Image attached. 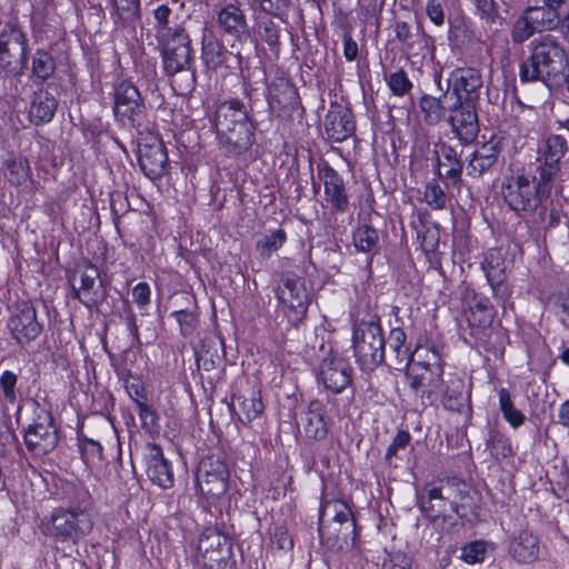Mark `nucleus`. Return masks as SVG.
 <instances>
[{
    "label": "nucleus",
    "instance_id": "f257e3e1",
    "mask_svg": "<svg viewBox=\"0 0 569 569\" xmlns=\"http://www.w3.org/2000/svg\"><path fill=\"white\" fill-rule=\"evenodd\" d=\"M417 360L410 363L407 380L411 390L420 398L431 399L439 395L443 387V360L433 342L418 343Z\"/></svg>",
    "mask_w": 569,
    "mask_h": 569
},
{
    "label": "nucleus",
    "instance_id": "f03ea898",
    "mask_svg": "<svg viewBox=\"0 0 569 569\" xmlns=\"http://www.w3.org/2000/svg\"><path fill=\"white\" fill-rule=\"evenodd\" d=\"M530 57L520 66V80L531 82L557 76L567 64V52L558 40L546 34L530 42Z\"/></svg>",
    "mask_w": 569,
    "mask_h": 569
},
{
    "label": "nucleus",
    "instance_id": "7ed1b4c3",
    "mask_svg": "<svg viewBox=\"0 0 569 569\" xmlns=\"http://www.w3.org/2000/svg\"><path fill=\"white\" fill-rule=\"evenodd\" d=\"M352 348L357 362L363 370H373L385 358L382 328L375 321H361L352 333Z\"/></svg>",
    "mask_w": 569,
    "mask_h": 569
},
{
    "label": "nucleus",
    "instance_id": "20e7f679",
    "mask_svg": "<svg viewBox=\"0 0 569 569\" xmlns=\"http://www.w3.org/2000/svg\"><path fill=\"white\" fill-rule=\"evenodd\" d=\"M93 528L91 513L80 507L57 509L47 525V533L60 542H77L88 536Z\"/></svg>",
    "mask_w": 569,
    "mask_h": 569
},
{
    "label": "nucleus",
    "instance_id": "39448f33",
    "mask_svg": "<svg viewBox=\"0 0 569 569\" xmlns=\"http://www.w3.org/2000/svg\"><path fill=\"white\" fill-rule=\"evenodd\" d=\"M231 556V543L220 531L207 528L199 536L190 556L194 569H224Z\"/></svg>",
    "mask_w": 569,
    "mask_h": 569
},
{
    "label": "nucleus",
    "instance_id": "423d86ee",
    "mask_svg": "<svg viewBox=\"0 0 569 569\" xmlns=\"http://www.w3.org/2000/svg\"><path fill=\"white\" fill-rule=\"evenodd\" d=\"M505 202L513 211H533L541 201L540 182L535 176L510 174L501 183Z\"/></svg>",
    "mask_w": 569,
    "mask_h": 569
},
{
    "label": "nucleus",
    "instance_id": "0eeeda50",
    "mask_svg": "<svg viewBox=\"0 0 569 569\" xmlns=\"http://www.w3.org/2000/svg\"><path fill=\"white\" fill-rule=\"evenodd\" d=\"M27 63V38L12 22L0 29V71L7 74H21Z\"/></svg>",
    "mask_w": 569,
    "mask_h": 569
},
{
    "label": "nucleus",
    "instance_id": "6e6552de",
    "mask_svg": "<svg viewBox=\"0 0 569 569\" xmlns=\"http://www.w3.org/2000/svg\"><path fill=\"white\" fill-rule=\"evenodd\" d=\"M159 40L162 44V62L167 74L190 69L193 51L190 37L183 28L177 27L173 31H166Z\"/></svg>",
    "mask_w": 569,
    "mask_h": 569
},
{
    "label": "nucleus",
    "instance_id": "1a4fd4ad",
    "mask_svg": "<svg viewBox=\"0 0 569 569\" xmlns=\"http://www.w3.org/2000/svg\"><path fill=\"white\" fill-rule=\"evenodd\" d=\"M482 88L481 73L475 68H458L448 78V90L443 94L450 100V107L457 108L462 103L475 104Z\"/></svg>",
    "mask_w": 569,
    "mask_h": 569
},
{
    "label": "nucleus",
    "instance_id": "9d476101",
    "mask_svg": "<svg viewBox=\"0 0 569 569\" xmlns=\"http://www.w3.org/2000/svg\"><path fill=\"white\" fill-rule=\"evenodd\" d=\"M113 112L126 126H139L143 119L144 104L138 88L128 80H120L113 89Z\"/></svg>",
    "mask_w": 569,
    "mask_h": 569
},
{
    "label": "nucleus",
    "instance_id": "9b49d317",
    "mask_svg": "<svg viewBox=\"0 0 569 569\" xmlns=\"http://www.w3.org/2000/svg\"><path fill=\"white\" fill-rule=\"evenodd\" d=\"M319 532L347 540L355 532V520L346 502L328 500L321 503L319 513Z\"/></svg>",
    "mask_w": 569,
    "mask_h": 569
},
{
    "label": "nucleus",
    "instance_id": "f8f14e48",
    "mask_svg": "<svg viewBox=\"0 0 569 569\" xmlns=\"http://www.w3.org/2000/svg\"><path fill=\"white\" fill-rule=\"evenodd\" d=\"M318 382L335 393L342 392L352 381V368L338 352H329L322 358L317 375Z\"/></svg>",
    "mask_w": 569,
    "mask_h": 569
},
{
    "label": "nucleus",
    "instance_id": "ddd939ff",
    "mask_svg": "<svg viewBox=\"0 0 569 569\" xmlns=\"http://www.w3.org/2000/svg\"><path fill=\"white\" fill-rule=\"evenodd\" d=\"M100 273L96 266L91 262H84L79 268V284H76V274L69 276L68 280L71 283L72 298L77 299L86 308L92 310L98 307L104 299V291L102 284H97Z\"/></svg>",
    "mask_w": 569,
    "mask_h": 569
},
{
    "label": "nucleus",
    "instance_id": "4468645a",
    "mask_svg": "<svg viewBox=\"0 0 569 569\" xmlns=\"http://www.w3.org/2000/svg\"><path fill=\"white\" fill-rule=\"evenodd\" d=\"M427 498H422L421 508L430 518H450L451 513L458 515V501L455 486L447 481L439 486L429 485L426 488Z\"/></svg>",
    "mask_w": 569,
    "mask_h": 569
},
{
    "label": "nucleus",
    "instance_id": "2eb2a0df",
    "mask_svg": "<svg viewBox=\"0 0 569 569\" xmlns=\"http://www.w3.org/2000/svg\"><path fill=\"white\" fill-rule=\"evenodd\" d=\"M138 160L149 179L154 180L163 176L168 157L158 136L151 133L139 140Z\"/></svg>",
    "mask_w": 569,
    "mask_h": 569
},
{
    "label": "nucleus",
    "instance_id": "dca6fc26",
    "mask_svg": "<svg viewBox=\"0 0 569 569\" xmlns=\"http://www.w3.org/2000/svg\"><path fill=\"white\" fill-rule=\"evenodd\" d=\"M8 328L20 345L29 343L39 337L42 325L37 319V311L30 302H21L11 315Z\"/></svg>",
    "mask_w": 569,
    "mask_h": 569
},
{
    "label": "nucleus",
    "instance_id": "f3484780",
    "mask_svg": "<svg viewBox=\"0 0 569 569\" xmlns=\"http://www.w3.org/2000/svg\"><path fill=\"white\" fill-rule=\"evenodd\" d=\"M279 299L287 309V317L291 323H297L305 318L309 298L302 279H287L280 289Z\"/></svg>",
    "mask_w": 569,
    "mask_h": 569
},
{
    "label": "nucleus",
    "instance_id": "a211bd4d",
    "mask_svg": "<svg viewBox=\"0 0 569 569\" xmlns=\"http://www.w3.org/2000/svg\"><path fill=\"white\" fill-rule=\"evenodd\" d=\"M24 442L36 456H43L52 451L58 443V435L50 415L39 417L24 433Z\"/></svg>",
    "mask_w": 569,
    "mask_h": 569
},
{
    "label": "nucleus",
    "instance_id": "6ab92c4d",
    "mask_svg": "<svg viewBox=\"0 0 569 569\" xmlns=\"http://www.w3.org/2000/svg\"><path fill=\"white\" fill-rule=\"evenodd\" d=\"M251 122L242 101L229 99L217 104L212 117L216 133L229 131V128L240 127Z\"/></svg>",
    "mask_w": 569,
    "mask_h": 569
},
{
    "label": "nucleus",
    "instance_id": "aec40b11",
    "mask_svg": "<svg viewBox=\"0 0 569 569\" xmlns=\"http://www.w3.org/2000/svg\"><path fill=\"white\" fill-rule=\"evenodd\" d=\"M448 110L451 111L449 122L458 139L463 143L472 142L479 132L475 104L462 103L457 108H451L449 103Z\"/></svg>",
    "mask_w": 569,
    "mask_h": 569
},
{
    "label": "nucleus",
    "instance_id": "412c9836",
    "mask_svg": "<svg viewBox=\"0 0 569 569\" xmlns=\"http://www.w3.org/2000/svg\"><path fill=\"white\" fill-rule=\"evenodd\" d=\"M219 146L228 156L247 152L254 141V127L251 122L229 128V131L216 133Z\"/></svg>",
    "mask_w": 569,
    "mask_h": 569
},
{
    "label": "nucleus",
    "instance_id": "4be33fe9",
    "mask_svg": "<svg viewBox=\"0 0 569 569\" xmlns=\"http://www.w3.org/2000/svg\"><path fill=\"white\" fill-rule=\"evenodd\" d=\"M540 541L538 536L528 529L515 533L508 543L509 556L519 563H532L539 559Z\"/></svg>",
    "mask_w": 569,
    "mask_h": 569
},
{
    "label": "nucleus",
    "instance_id": "5701e85b",
    "mask_svg": "<svg viewBox=\"0 0 569 569\" xmlns=\"http://www.w3.org/2000/svg\"><path fill=\"white\" fill-rule=\"evenodd\" d=\"M319 178L323 182L326 200L336 211H346L349 206L342 177L329 164L319 168Z\"/></svg>",
    "mask_w": 569,
    "mask_h": 569
},
{
    "label": "nucleus",
    "instance_id": "b1692460",
    "mask_svg": "<svg viewBox=\"0 0 569 569\" xmlns=\"http://www.w3.org/2000/svg\"><path fill=\"white\" fill-rule=\"evenodd\" d=\"M146 463V472L152 483L162 489H169L173 486L174 478L172 467L163 457L162 450L159 446H150Z\"/></svg>",
    "mask_w": 569,
    "mask_h": 569
},
{
    "label": "nucleus",
    "instance_id": "393cba45",
    "mask_svg": "<svg viewBox=\"0 0 569 569\" xmlns=\"http://www.w3.org/2000/svg\"><path fill=\"white\" fill-rule=\"evenodd\" d=\"M58 101L48 90L34 92L29 108V118L34 124L50 122L56 113Z\"/></svg>",
    "mask_w": 569,
    "mask_h": 569
},
{
    "label": "nucleus",
    "instance_id": "a878e982",
    "mask_svg": "<svg viewBox=\"0 0 569 569\" xmlns=\"http://www.w3.org/2000/svg\"><path fill=\"white\" fill-rule=\"evenodd\" d=\"M509 261L501 249H489L481 262V268L492 289L500 286L506 279Z\"/></svg>",
    "mask_w": 569,
    "mask_h": 569
},
{
    "label": "nucleus",
    "instance_id": "bb28decb",
    "mask_svg": "<svg viewBox=\"0 0 569 569\" xmlns=\"http://www.w3.org/2000/svg\"><path fill=\"white\" fill-rule=\"evenodd\" d=\"M218 24L226 33L238 39L248 34L246 16L234 4H228L218 12Z\"/></svg>",
    "mask_w": 569,
    "mask_h": 569
},
{
    "label": "nucleus",
    "instance_id": "cd10ccee",
    "mask_svg": "<svg viewBox=\"0 0 569 569\" xmlns=\"http://www.w3.org/2000/svg\"><path fill=\"white\" fill-rule=\"evenodd\" d=\"M355 128V122L348 110L333 111L327 116L326 132L332 141H345L353 133Z\"/></svg>",
    "mask_w": 569,
    "mask_h": 569
},
{
    "label": "nucleus",
    "instance_id": "c85d7f7f",
    "mask_svg": "<svg viewBox=\"0 0 569 569\" xmlns=\"http://www.w3.org/2000/svg\"><path fill=\"white\" fill-rule=\"evenodd\" d=\"M228 469L226 465H218L216 473L209 470L200 471L198 483L201 491L211 497H220L228 488Z\"/></svg>",
    "mask_w": 569,
    "mask_h": 569
},
{
    "label": "nucleus",
    "instance_id": "c756f323",
    "mask_svg": "<svg viewBox=\"0 0 569 569\" xmlns=\"http://www.w3.org/2000/svg\"><path fill=\"white\" fill-rule=\"evenodd\" d=\"M462 166L457 159L455 150L450 147H443L439 158L438 174L447 180V184L460 188Z\"/></svg>",
    "mask_w": 569,
    "mask_h": 569
},
{
    "label": "nucleus",
    "instance_id": "7c9ffc66",
    "mask_svg": "<svg viewBox=\"0 0 569 569\" xmlns=\"http://www.w3.org/2000/svg\"><path fill=\"white\" fill-rule=\"evenodd\" d=\"M325 413V407L320 401L310 402L305 418V432L308 437L321 439L327 435Z\"/></svg>",
    "mask_w": 569,
    "mask_h": 569
},
{
    "label": "nucleus",
    "instance_id": "2f4dec72",
    "mask_svg": "<svg viewBox=\"0 0 569 569\" xmlns=\"http://www.w3.org/2000/svg\"><path fill=\"white\" fill-rule=\"evenodd\" d=\"M451 388L442 387V391L440 393L443 395L442 403L445 408L451 411H460L470 398V392L465 391V381L461 378H457L451 381Z\"/></svg>",
    "mask_w": 569,
    "mask_h": 569
},
{
    "label": "nucleus",
    "instance_id": "473e14b6",
    "mask_svg": "<svg viewBox=\"0 0 569 569\" xmlns=\"http://www.w3.org/2000/svg\"><path fill=\"white\" fill-rule=\"evenodd\" d=\"M525 12L537 32L555 30L560 21L559 13H553V11L542 6L528 7L525 9Z\"/></svg>",
    "mask_w": 569,
    "mask_h": 569
},
{
    "label": "nucleus",
    "instance_id": "72a5a7b5",
    "mask_svg": "<svg viewBox=\"0 0 569 569\" xmlns=\"http://www.w3.org/2000/svg\"><path fill=\"white\" fill-rule=\"evenodd\" d=\"M56 70L53 57L43 49H38L32 56L31 79L34 82H43L49 79Z\"/></svg>",
    "mask_w": 569,
    "mask_h": 569
},
{
    "label": "nucleus",
    "instance_id": "f704fd0d",
    "mask_svg": "<svg viewBox=\"0 0 569 569\" xmlns=\"http://www.w3.org/2000/svg\"><path fill=\"white\" fill-rule=\"evenodd\" d=\"M223 44L211 33L203 29L202 59L208 68L217 69L223 63Z\"/></svg>",
    "mask_w": 569,
    "mask_h": 569
},
{
    "label": "nucleus",
    "instance_id": "c9c22d12",
    "mask_svg": "<svg viewBox=\"0 0 569 569\" xmlns=\"http://www.w3.org/2000/svg\"><path fill=\"white\" fill-rule=\"evenodd\" d=\"M4 168V177L13 186H21L31 177L30 166L26 158H10L6 161Z\"/></svg>",
    "mask_w": 569,
    "mask_h": 569
},
{
    "label": "nucleus",
    "instance_id": "e433bc0d",
    "mask_svg": "<svg viewBox=\"0 0 569 569\" xmlns=\"http://www.w3.org/2000/svg\"><path fill=\"white\" fill-rule=\"evenodd\" d=\"M498 397L503 419L515 429L523 425L526 417L513 406L510 391L507 388H500Z\"/></svg>",
    "mask_w": 569,
    "mask_h": 569
},
{
    "label": "nucleus",
    "instance_id": "4c0bfd02",
    "mask_svg": "<svg viewBox=\"0 0 569 569\" xmlns=\"http://www.w3.org/2000/svg\"><path fill=\"white\" fill-rule=\"evenodd\" d=\"M407 335L401 328H393L389 333V347L395 352L398 363L410 365L413 361L416 351L410 352L406 343Z\"/></svg>",
    "mask_w": 569,
    "mask_h": 569
},
{
    "label": "nucleus",
    "instance_id": "58836bf2",
    "mask_svg": "<svg viewBox=\"0 0 569 569\" xmlns=\"http://www.w3.org/2000/svg\"><path fill=\"white\" fill-rule=\"evenodd\" d=\"M353 244L357 251L370 253L378 244V232L369 224L358 226L352 234Z\"/></svg>",
    "mask_w": 569,
    "mask_h": 569
},
{
    "label": "nucleus",
    "instance_id": "ea45409f",
    "mask_svg": "<svg viewBox=\"0 0 569 569\" xmlns=\"http://www.w3.org/2000/svg\"><path fill=\"white\" fill-rule=\"evenodd\" d=\"M490 542L485 540H475L466 543L461 548L460 559L468 565L481 563L486 560L489 551H492Z\"/></svg>",
    "mask_w": 569,
    "mask_h": 569
},
{
    "label": "nucleus",
    "instance_id": "a19ab883",
    "mask_svg": "<svg viewBox=\"0 0 569 569\" xmlns=\"http://www.w3.org/2000/svg\"><path fill=\"white\" fill-rule=\"evenodd\" d=\"M420 110L423 114L426 122L436 124L440 122L446 113V107L442 104L440 99L432 96H423L419 101Z\"/></svg>",
    "mask_w": 569,
    "mask_h": 569
},
{
    "label": "nucleus",
    "instance_id": "79ce46f5",
    "mask_svg": "<svg viewBox=\"0 0 569 569\" xmlns=\"http://www.w3.org/2000/svg\"><path fill=\"white\" fill-rule=\"evenodd\" d=\"M493 318V308L490 300L486 297L478 298L470 308L469 321L479 327H487Z\"/></svg>",
    "mask_w": 569,
    "mask_h": 569
},
{
    "label": "nucleus",
    "instance_id": "37998d69",
    "mask_svg": "<svg viewBox=\"0 0 569 569\" xmlns=\"http://www.w3.org/2000/svg\"><path fill=\"white\" fill-rule=\"evenodd\" d=\"M287 236L284 230L277 229L270 234H267L256 243V249L260 257L267 259L272 256L278 249H280L286 242Z\"/></svg>",
    "mask_w": 569,
    "mask_h": 569
},
{
    "label": "nucleus",
    "instance_id": "c03bdc74",
    "mask_svg": "<svg viewBox=\"0 0 569 569\" xmlns=\"http://www.w3.org/2000/svg\"><path fill=\"white\" fill-rule=\"evenodd\" d=\"M423 200L432 210H443L448 203L447 193L436 180L426 183Z\"/></svg>",
    "mask_w": 569,
    "mask_h": 569
},
{
    "label": "nucleus",
    "instance_id": "a18cd8bd",
    "mask_svg": "<svg viewBox=\"0 0 569 569\" xmlns=\"http://www.w3.org/2000/svg\"><path fill=\"white\" fill-rule=\"evenodd\" d=\"M239 415L243 422H251L260 417L263 411V403L258 393L243 398L239 403Z\"/></svg>",
    "mask_w": 569,
    "mask_h": 569
},
{
    "label": "nucleus",
    "instance_id": "49530a36",
    "mask_svg": "<svg viewBox=\"0 0 569 569\" xmlns=\"http://www.w3.org/2000/svg\"><path fill=\"white\" fill-rule=\"evenodd\" d=\"M567 150V141L562 136L552 134L547 138L545 143V158L549 164L558 163L565 156Z\"/></svg>",
    "mask_w": 569,
    "mask_h": 569
},
{
    "label": "nucleus",
    "instance_id": "de8ad7c7",
    "mask_svg": "<svg viewBox=\"0 0 569 569\" xmlns=\"http://www.w3.org/2000/svg\"><path fill=\"white\" fill-rule=\"evenodd\" d=\"M386 81L391 92L397 97H403L412 88V82L403 70L391 72L386 77Z\"/></svg>",
    "mask_w": 569,
    "mask_h": 569
},
{
    "label": "nucleus",
    "instance_id": "09e8293b",
    "mask_svg": "<svg viewBox=\"0 0 569 569\" xmlns=\"http://www.w3.org/2000/svg\"><path fill=\"white\" fill-rule=\"evenodd\" d=\"M535 32H537V30L523 11L512 27L511 38L513 42L522 43L528 40Z\"/></svg>",
    "mask_w": 569,
    "mask_h": 569
},
{
    "label": "nucleus",
    "instance_id": "8fccbe9b",
    "mask_svg": "<svg viewBox=\"0 0 569 569\" xmlns=\"http://www.w3.org/2000/svg\"><path fill=\"white\" fill-rule=\"evenodd\" d=\"M488 448L497 459L507 458L512 452L510 440L500 433H492L490 436Z\"/></svg>",
    "mask_w": 569,
    "mask_h": 569
},
{
    "label": "nucleus",
    "instance_id": "3c124183",
    "mask_svg": "<svg viewBox=\"0 0 569 569\" xmlns=\"http://www.w3.org/2000/svg\"><path fill=\"white\" fill-rule=\"evenodd\" d=\"M381 569H412V560L403 552L386 553Z\"/></svg>",
    "mask_w": 569,
    "mask_h": 569
},
{
    "label": "nucleus",
    "instance_id": "603ef678",
    "mask_svg": "<svg viewBox=\"0 0 569 569\" xmlns=\"http://www.w3.org/2000/svg\"><path fill=\"white\" fill-rule=\"evenodd\" d=\"M17 381H18V376L10 370H4L0 376V387L2 389L3 397L10 403H13L17 399V396H16Z\"/></svg>",
    "mask_w": 569,
    "mask_h": 569
},
{
    "label": "nucleus",
    "instance_id": "864d4df0",
    "mask_svg": "<svg viewBox=\"0 0 569 569\" xmlns=\"http://www.w3.org/2000/svg\"><path fill=\"white\" fill-rule=\"evenodd\" d=\"M120 19L133 17L139 9V0H109Z\"/></svg>",
    "mask_w": 569,
    "mask_h": 569
},
{
    "label": "nucleus",
    "instance_id": "5fc2aeb1",
    "mask_svg": "<svg viewBox=\"0 0 569 569\" xmlns=\"http://www.w3.org/2000/svg\"><path fill=\"white\" fill-rule=\"evenodd\" d=\"M493 164L495 163H492L486 157H482V156L478 154L477 151H475L471 154V158L469 159L467 172L469 176L479 177L485 171H487L490 167H492Z\"/></svg>",
    "mask_w": 569,
    "mask_h": 569
},
{
    "label": "nucleus",
    "instance_id": "6e6d98bb",
    "mask_svg": "<svg viewBox=\"0 0 569 569\" xmlns=\"http://www.w3.org/2000/svg\"><path fill=\"white\" fill-rule=\"evenodd\" d=\"M426 14L436 27H442L446 14L441 0H428L426 3Z\"/></svg>",
    "mask_w": 569,
    "mask_h": 569
},
{
    "label": "nucleus",
    "instance_id": "4d7b16f0",
    "mask_svg": "<svg viewBox=\"0 0 569 569\" xmlns=\"http://www.w3.org/2000/svg\"><path fill=\"white\" fill-rule=\"evenodd\" d=\"M82 456L87 463H93L102 459V446L94 440H84L81 445Z\"/></svg>",
    "mask_w": 569,
    "mask_h": 569
},
{
    "label": "nucleus",
    "instance_id": "13d9d810",
    "mask_svg": "<svg viewBox=\"0 0 569 569\" xmlns=\"http://www.w3.org/2000/svg\"><path fill=\"white\" fill-rule=\"evenodd\" d=\"M171 10L168 6L161 4L153 10V17L158 24V38H162L166 31H173V29L168 28L169 17Z\"/></svg>",
    "mask_w": 569,
    "mask_h": 569
},
{
    "label": "nucleus",
    "instance_id": "bf43d9fd",
    "mask_svg": "<svg viewBox=\"0 0 569 569\" xmlns=\"http://www.w3.org/2000/svg\"><path fill=\"white\" fill-rule=\"evenodd\" d=\"M261 37L269 46H276L279 39L277 24L272 20L262 21L260 24Z\"/></svg>",
    "mask_w": 569,
    "mask_h": 569
},
{
    "label": "nucleus",
    "instance_id": "052dcab7",
    "mask_svg": "<svg viewBox=\"0 0 569 569\" xmlns=\"http://www.w3.org/2000/svg\"><path fill=\"white\" fill-rule=\"evenodd\" d=\"M133 301L139 307H146L150 303L151 290L147 282H139L132 289Z\"/></svg>",
    "mask_w": 569,
    "mask_h": 569
},
{
    "label": "nucleus",
    "instance_id": "680f3d73",
    "mask_svg": "<svg viewBox=\"0 0 569 569\" xmlns=\"http://www.w3.org/2000/svg\"><path fill=\"white\" fill-rule=\"evenodd\" d=\"M136 406L138 409V415L143 425L156 422V411L149 406L146 400L136 399Z\"/></svg>",
    "mask_w": 569,
    "mask_h": 569
},
{
    "label": "nucleus",
    "instance_id": "e2e57ef3",
    "mask_svg": "<svg viewBox=\"0 0 569 569\" xmlns=\"http://www.w3.org/2000/svg\"><path fill=\"white\" fill-rule=\"evenodd\" d=\"M272 540L281 550H290L293 547V540L284 528H277Z\"/></svg>",
    "mask_w": 569,
    "mask_h": 569
},
{
    "label": "nucleus",
    "instance_id": "0e129e2a",
    "mask_svg": "<svg viewBox=\"0 0 569 569\" xmlns=\"http://www.w3.org/2000/svg\"><path fill=\"white\" fill-rule=\"evenodd\" d=\"M476 151L478 152V154L486 157L492 163L497 161V157L499 153L498 144L495 141L483 143Z\"/></svg>",
    "mask_w": 569,
    "mask_h": 569
},
{
    "label": "nucleus",
    "instance_id": "69168bd1",
    "mask_svg": "<svg viewBox=\"0 0 569 569\" xmlns=\"http://www.w3.org/2000/svg\"><path fill=\"white\" fill-rule=\"evenodd\" d=\"M396 38L407 47H410V27L406 21H398L395 26Z\"/></svg>",
    "mask_w": 569,
    "mask_h": 569
},
{
    "label": "nucleus",
    "instance_id": "338daca9",
    "mask_svg": "<svg viewBox=\"0 0 569 569\" xmlns=\"http://www.w3.org/2000/svg\"><path fill=\"white\" fill-rule=\"evenodd\" d=\"M343 56L348 61L356 60L358 56V44L349 34L343 36Z\"/></svg>",
    "mask_w": 569,
    "mask_h": 569
},
{
    "label": "nucleus",
    "instance_id": "774afa93",
    "mask_svg": "<svg viewBox=\"0 0 569 569\" xmlns=\"http://www.w3.org/2000/svg\"><path fill=\"white\" fill-rule=\"evenodd\" d=\"M411 440V436L406 430H400L395 436L392 442L390 443L396 450L405 449Z\"/></svg>",
    "mask_w": 569,
    "mask_h": 569
}]
</instances>
